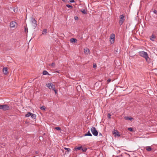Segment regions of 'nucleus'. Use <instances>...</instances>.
<instances>
[{
    "label": "nucleus",
    "instance_id": "nucleus-1",
    "mask_svg": "<svg viewBox=\"0 0 157 157\" xmlns=\"http://www.w3.org/2000/svg\"><path fill=\"white\" fill-rule=\"evenodd\" d=\"M139 54L140 56L144 58L147 62L150 61V58L147 52L143 51H140L139 52Z\"/></svg>",
    "mask_w": 157,
    "mask_h": 157
},
{
    "label": "nucleus",
    "instance_id": "nucleus-2",
    "mask_svg": "<svg viewBox=\"0 0 157 157\" xmlns=\"http://www.w3.org/2000/svg\"><path fill=\"white\" fill-rule=\"evenodd\" d=\"M125 19V16L123 15H121L120 16V20L119 21V24L120 25H122Z\"/></svg>",
    "mask_w": 157,
    "mask_h": 157
},
{
    "label": "nucleus",
    "instance_id": "nucleus-3",
    "mask_svg": "<svg viewBox=\"0 0 157 157\" xmlns=\"http://www.w3.org/2000/svg\"><path fill=\"white\" fill-rule=\"evenodd\" d=\"M0 109L3 111L8 110L10 109V107L6 104L0 105Z\"/></svg>",
    "mask_w": 157,
    "mask_h": 157
},
{
    "label": "nucleus",
    "instance_id": "nucleus-4",
    "mask_svg": "<svg viewBox=\"0 0 157 157\" xmlns=\"http://www.w3.org/2000/svg\"><path fill=\"white\" fill-rule=\"evenodd\" d=\"M90 130L94 136H98V132L94 127H92L91 128Z\"/></svg>",
    "mask_w": 157,
    "mask_h": 157
},
{
    "label": "nucleus",
    "instance_id": "nucleus-5",
    "mask_svg": "<svg viewBox=\"0 0 157 157\" xmlns=\"http://www.w3.org/2000/svg\"><path fill=\"white\" fill-rule=\"evenodd\" d=\"M46 86L50 89H52V90H54L55 87V85L51 83L47 84Z\"/></svg>",
    "mask_w": 157,
    "mask_h": 157
},
{
    "label": "nucleus",
    "instance_id": "nucleus-6",
    "mask_svg": "<svg viewBox=\"0 0 157 157\" xmlns=\"http://www.w3.org/2000/svg\"><path fill=\"white\" fill-rule=\"evenodd\" d=\"M115 38V35L114 34H112L110 36V41L111 44L114 43Z\"/></svg>",
    "mask_w": 157,
    "mask_h": 157
},
{
    "label": "nucleus",
    "instance_id": "nucleus-7",
    "mask_svg": "<svg viewBox=\"0 0 157 157\" xmlns=\"http://www.w3.org/2000/svg\"><path fill=\"white\" fill-rule=\"evenodd\" d=\"M31 22L32 23V25L35 28L37 26V22L34 18H31Z\"/></svg>",
    "mask_w": 157,
    "mask_h": 157
},
{
    "label": "nucleus",
    "instance_id": "nucleus-8",
    "mask_svg": "<svg viewBox=\"0 0 157 157\" xmlns=\"http://www.w3.org/2000/svg\"><path fill=\"white\" fill-rule=\"evenodd\" d=\"M10 26L11 28H15L17 26V24L15 21H12L10 23Z\"/></svg>",
    "mask_w": 157,
    "mask_h": 157
},
{
    "label": "nucleus",
    "instance_id": "nucleus-9",
    "mask_svg": "<svg viewBox=\"0 0 157 157\" xmlns=\"http://www.w3.org/2000/svg\"><path fill=\"white\" fill-rule=\"evenodd\" d=\"M8 68L7 67H4L3 69V72L4 74L7 75L8 74Z\"/></svg>",
    "mask_w": 157,
    "mask_h": 157
},
{
    "label": "nucleus",
    "instance_id": "nucleus-10",
    "mask_svg": "<svg viewBox=\"0 0 157 157\" xmlns=\"http://www.w3.org/2000/svg\"><path fill=\"white\" fill-rule=\"evenodd\" d=\"M84 52L85 53L86 55H88L90 53V51L87 48H86L84 49Z\"/></svg>",
    "mask_w": 157,
    "mask_h": 157
},
{
    "label": "nucleus",
    "instance_id": "nucleus-11",
    "mask_svg": "<svg viewBox=\"0 0 157 157\" xmlns=\"http://www.w3.org/2000/svg\"><path fill=\"white\" fill-rule=\"evenodd\" d=\"M70 41L72 43H74L77 41V40L75 38H72L70 39Z\"/></svg>",
    "mask_w": 157,
    "mask_h": 157
},
{
    "label": "nucleus",
    "instance_id": "nucleus-12",
    "mask_svg": "<svg viewBox=\"0 0 157 157\" xmlns=\"http://www.w3.org/2000/svg\"><path fill=\"white\" fill-rule=\"evenodd\" d=\"M155 35L152 34L150 37V39L152 41H154L155 39Z\"/></svg>",
    "mask_w": 157,
    "mask_h": 157
},
{
    "label": "nucleus",
    "instance_id": "nucleus-13",
    "mask_svg": "<svg viewBox=\"0 0 157 157\" xmlns=\"http://www.w3.org/2000/svg\"><path fill=\"white\" fill-rule=\"evenodd\" d=\"M145 149L147 151H149L152 150V148L150 146H147L145 147Z\"/></svg>",
    "mask_w": 157,
    "mask_h": 157
},
{
    "label": "nucleus",
    "instance_id": "nucleus-14",
    "mask_svg": "<svg viewBox=\"0 0 157 157\" xmlns=\"http://www.w3.org/2000/svg\"><path fill=\"white\" fill-rule=\"evenodd\" d=\"M114 134H115V136H120V135L119 134V132H118L117 130H116L115 132H114V133H113Z\"/></svg>",
    "mask_w": 157,
    "mask_h": 157
},
{
    "label": "nucleus",
    "instance_id": "nucleus-15",
    "mask_svg": "<svg viewBox=\"0 0 157 157\" xmlns=\"http://www.w3.org/2000/svg\"><path fill=\"white\" fill-rule=\"evenodd\" d=\"M84 136H92V135L91 133H90L89 131L87 132V133L84 135Z\"/></svg>",
    "mask_w": 157,
    "mask_h": 157
},
{
    "label": "nucleus",
    "instance_id": "nucleus-16",
    "mask_svg": "<svg viewBox=\"0 0 157 157\" xmlns=\"http://www.w3.org/2000/svg\"><path fill=\"white\" fill-rule=\"evenodd\" d=\"M11 9L13 10V12L14 13H16L17 11V8L14 7V8H11Z\"/></svg>",
    "mask_w": 157,
    "mask_h": 157
},
{
    "label": "nucleus",
    "instance_id": "nucleus-17",
    "mask_svg": "<svg viewBox=\"0 0 157 157\" xmlns=\"http://www.w3.org/2000/svg\"><path fill=\"white\" fill-rule=\"evenodd\" d=\"M82 148V146H81V147H75V148H74V149H75V150H81V149Z\"/></svg>",
    "mask_w": 157,
    "mask_h": 157
},
{
    "label": "nucleus",
    "instance_id": "nucleus-18",
    "mask_svg": "<svg viewBox=\"0 0 157 157\" xmlns=\"http://www.w3.org/2000/svg\"><path fill=\"white\" fill-rule=\"evenodd\" d=\"M47 33V29H44L43 31L42 34L44 35H46Z\"/></svg>",
    "mask_w": 157,
    "mask_h": 157
},
{
    "label": "nucleus",
    "instance_id": "nucleus-19",
    "mask_svg": "<svg viewBox=\"0 0 157 157\" xmlns=\"http://www.w3.org/2000/svg\"><path fill=\"white\" fill-rule=\"evenodd\" d=\"M124 119L126 120H131L133 119V118H132L131 117H124Z\"/></svg>",
    "mask_w": 157,
    "mask_h": 157
},
{
    "label": "nucleus",
    "instance_id": "nucleus-20",
    "mask_svg": "<svg viewBox=\"0 0 157 157\" xmlns=\"http://www.w3.org/2000/svg\"><path fill=\"white\" fill-rule=\"evenodd\" d=\"M31 115V113L30 112H28L25 115V117H28L30 116Z\"/></svg>",
    "mask_w": 157,
    "mask_h": 157
},
{
    "label": "nucleus",
    "instance_id": "nucleus-21",
    "mask_svg": "<svg viewBox=\"0 0 157 157\" xmlns=\"http://www.w3.org/2000/svg\"><path fill=\"white\" fill-rule=\"evenodd\" d=\"M43 74L44 75H49V73L46 71H44L43 72Z\"/></svg>",
    "mask_w": 157,
    "mask_h": 157
},
{
    "label": "nucleus",
    "instance_id": "nucleus-22",
    "mask_svg": "<svg viewBox=\"0 0 157 157\" xmlns=\"http://www.w3.org/2000/svg\"><path fill=\"white\" fill-rule=\"evenodd\" d=\"M31 117L33 119H35L36 118V115L34 114L31 113V115H30Z\"/></svg>",
    "mask_w": 157,
    "mask_h": 157
},
{
    "label": "nucleus",
    "instance_id": "nucleus-23",
    "mask_svg": "<svg viewBox=\"0 0 157 157\" xmlns=\"http://www.w3.org/2000/svg\"><path fill=\"white\" fill-rule=\"evenodd\" d=\"M66 6L68 8H70V9H72L73 8V6H71L69 4H67L66 5Z\"/></svg>",
    "mask_w": 157,
    "mask_h": 157
},
{
    "label": "nucleus",
    "instance_id": "nucleus-24",
    "mask_svg": "<svg viewBox=\"0 0 157 157\" xmlns=\"http://www.w3.org/2000/svg\"><path fill=\"white\" fill-rule=\"evenodd\" d=\"M81 11L82 12V13L84 14H86V11L85 10H82Z\"/></svg>",
    "mask_w": 157,
    "mask_h": 157
},
{
    "label": "nucleus",
    "instance_id": "nucleus-25",
    "mask_svg": "<svg viewBox=\"0 0 157 157\" xmlns=\"http://www.w3.org/2000/svg\"><path fill=\"white\" fill-rule=\"evenodd\" d=\"M86 150H87V149L85 147H84V148L82 147V148L81 149V150L83 152L86 151Z\"/></svg>",
    "mask_w": 157,
    "mask_h": 157
},
{
    "label": "nucleus",
    "instance_id": "nucleus-26",
    "mask_svg": "<svg viewBox=\"0 0 157 157\" xmlns=\"http://www.w3.org/2000/svg\"><path fill=\"white\" fill-rule=\"evenodd\" d=\"M45 107L44 106H42L40 107V109L43 110H45Z\"/></svg>",
    "mask_w": 157,
    "mask_h": 157
},
{
    "label": "nucleus",
    "instance_id": "nucleus-27",
    "mask_svg": "<svg viewBox=\"0 0 157 157\" xmlns=\"http://www.w3.org/2000/svg\"><path fill=\"white\" fill-rule=\"evenodd\" d=\"M55 129L58 130H61V128L59 127H56L55 128Z\"/></svg>",
    "mask_w": 157,
    "mask_h": 157
},
{
    "label": "nucleus",
    "instance_id": "nucleus-28",
    "mask_svg": "<svg viewBox=\"0 0 157 157\" xmlns=\"http://www.w3.org/2000/svg\"><path fill=\"white\" fill-rule=\"evenodd\" d=\"M64 149L65 150H66L68 152H69L71 151V149L69 148H67L66 147H64Z\"/></svg>",
    "mask_w": 157,
    "mask_h": 157
},
{
    "label": "nucleus",
    "instance_id": "nucleus-29",
    "mask_svg": "<svg viewBox=\"0 0 157 157\" xmlns=\"http://www.w3.org/2000/svg\"><path fill=\"white\" fill-rule=\"evenodd\" d=\"M128 129L131 132H132L133 131L132 128L131 127L128 128Z\"/></svg>",
    "mask_w": 157,
    "mask_h": 157
},
{
    "label": "nucleus",
    "instance_id": "nucleus-30",
    "mask_svg": "<svg viewBox=\"0 0 157 157\" xmlns=\"http://www.w3.org/2000/svg\"><path fill=\"white\" fill-rule=\"evenodd\" d=\"M153 12L155 14H157V11L155 10H154L153 11Z\"/></svg>",
    "mask_w": 157,
    "mask_h": 157
},
{
    "label": "nucleus",
    "instance_id": "nucleus-31",
    "mask_svg": "<svg viewBox=\"0 0 157 157\" xmlns=\"http://www.w3.org/2000/svg\"><path fill=\"white\" fill-rule=\"evenodd\" d=\"M93 67L94 68H96L97 67L96 64L95 63L94 64Z\"/></svg>",
    "mask_w": 157,
    "mask_h": 157
},
{
    "label": "nucleus",
    "instance_id": "nucleus-32",
    "mask_svg": "<svg viewBox=\"0 0 157 157\" xmlns=\"http://www.w3.org/2000/svg\"><path fill=\"white\" fill-rule=\"evenodd\" d=\"M111 115L109 113H108L107 115L109 119L111 118Z\"/></svg>",
    "mask_w": 157,
    "mask_h": 157
},
{
    "label": "nucleus",
    "instance_id": "nucleus-33",
    "mask_svg": "<svg viewBox=\"0 0 157 157\" xmlns=\"http://www.w3.org/2000/svg\"><path fill=\"white\" fill-rule=\"evenodd\" d=\"M51 66L53 67H54L55 66V63H52L51 64Z\"/></svg>",
    "mask_w": 157,
    "mask_h": 157
},
{
    "label": "nucleus",
    "instance_id": "nucleus-34",
    "mask_svg": "<svg viewBox=\"0 0 157 157\" xmlns=\"http://www.w3.org/2000/svg\"><path fill=\"white\" fill-rule=\"evenodd\" d=\"M74 19L75 20H78V18L77 16H75L74 17Z\"/></svg>",
    "mask_w": 157,
    "mask_h": 157
},
{
    "label": "nucleus",
    "instance_id": "nucleus-35",
    "mask_svg": "<svg viewBox=\"0 0 157 157\" xmlns=\"http://www.w3.org/2000/svg\"><path fill=\"white\" fill-rule=\"evenodd\" d=\"M70 2H75V1L74 0H70Z\"/></svg>",
    "mask_w": 157,
    "mask_h": 157
},
{
    "label": "nucleus",
    "instance_id": "nucleus-36",
    "mask_svg": "<svg viewBox=\"0 0 157 157\" xmlns=\"http://www.w3.org/2000/svg\"><path fill=\"white\" fill-rule=\"evenodd\" d=\"M111 81V80L110 79H108L107 80V82H110Z\"/></svg>",
    "mask_w": 157,
    "mask_h": 157
},
{
    "label": "nucleus",
    "instance_id": "nucleus-37",
    "mask_svg": "<svg viewBox=\"0 0 157 157\" xmlns=\"http://www.w3.org/2000/svg\"><path fill=\"white\" fill-rule=\"evenodd\" d=\"M55 92L56 94L57 93V91L55 89H55H54V90H53Z\"/></svg>",
    "mask_w": 157,
    "mask_h": 157
},
{
    "label": "nucleus",
    "instance_id": "nucleus-38",
    "mask_svg": "<svg viewBox=\"0 0 157 157\" xmlns=\"http://www.w3.org/2000/svg\"><path fill=\"white\" fill-rule=\"evenodd\" d=\"M28 29H27V28H25V32H26L27 30Z\"/></svg>",
    "mask_w": 157,
    "mask_h": 157
},
{
    "label": "nucleus",
    "instance_id": "nucleus-39",
    "mask_svg": "<svg viewBox=\"0 0 157 157\" xmlns=\"http://www.w3.org/2000/svg\"><path fill=\"white\" fill-rule=\"evenodd\" d=\"M99 136H102V134L101 133H99Z\"/></svg>",
    "mask_w": 157,
    "mask_h": 157
},
{
    "label": "nucleus",
    "instance_id": "nucleus-40",
    "mask_svg": "<svg viewBox=\"0 0 157 157\" xmlns=\"http://www.w3.org/2000/svg\"><path fill=\"white\" fill-rule=\"evenodd\" d=\"M38 152L37 151H36V153L38 154Z\"/></svg>",
    "mask_w": 157,
    "mask_h": 157
},
{
    "label": "nucleus",
    "instance_id": "nucleus-41",
    "mask_svg": "<svg viewBox=\"0 0 157 157\" xmlns=\"http://www.w3.org/2000/svg\"><path fill=\"white\" fill-rule=\"evenodd\" d=\"M62 1H63L64 2V1H65V0H62Z\"/></svg>",
    "mask_w": 157,
    "mask_h": 157
},
{
    "label": "nucleus",
    "instance_id": "nucleus-42",
    "mask_svg": "<svg viewBox=\"0 0 157 157\" xmlns=\"http://www.w3.org/2000/svg\"><path fill=\"white\" fill-rule=\"evenodd\" d=\"M116 157H118V156H116Z\"/></svg>",
    "mask_w": 157,
    "mask_h": 157
}]
</instances>
